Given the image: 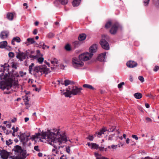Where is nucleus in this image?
<instances>
[{"mask_svg": "<svg viewBox=\"0 0 159 159\" xmlns=\"http://www.w3.org/2000/svg\"><path fill=\"white\" fill-rule=\"evenodd\" d=\"M68 0H56L54 2L55 5L57 7H59L60 4L63 5H65L67 4Z\"/></svg>", "mask_w": 159, "mask_h": 159, "instance_id": "9b49d317", "label": "nucleus"}, {"mask_svg": "<svg viewBox=\"0 0 159 159\" xmlns=\"http://www.w3.org/2000/svg\"><path fill=\"white\" fill-rule=\"evenodd\" d=\"M11 125L10 123L6 125V126L9 128H11Z\"/></svg>", "mask_w": 159, "mask_h": 159, "instance_id": "4d7b16f0", "label": "nucleus"}, {"mask_svg": "<svg viewBox=\"0 0 159 159\" xmlns=\"http://www.w3.org/2000/svg\"><path fill=\"white\" fill-rule=\"evenodd\" d=\"M9 67V65L6 64L1 66L0 70V72L2 73L0 75V89L3 90H7V91L4 92L6 94L10 93L13 81V79L10 76Z\"/></svg>", "mask_w": 159, "mask_h": 159, "instance_id": "f03ea898", "label": "nucleus"}, {"mask_svg": "<svg viewBox=\"0 0 159 159\" xmlns=\"http://www.w3.org/2000/svg\"><path fill=\"white\" fill-rule=\"evenodd\" d=\"M70 81L68 80H66L64 81V85L66 86H67L70 84Z\"/></svg>", "mask_w": 159, "mask_h": 159, "instance_id": "e433bc0d", "label": "nucleus"}, {"mask_svg": "<svg viewBox=\"0 0 159 159\" xmlns=\"http://www.w3.org/2000/svg\"><path fill=\"white\" fill-rule=\"evenodd\" d=\"M153 2L157 7H159V0H153Z\"/></svg>", "mask_w": 159, "mask_h": 159, "instance_id": "473e14b6", "label": "nucleus"}, {"mask_svg": "<svg viewBox=\"0 0 159 159\" xmlns=\"http://www.w3.org/2000/svg\"><path fill=\"white\" fill-rule=\"evenodd\" d=\"M13 40H14L15 41H16L17 43H19L20 41V39L18 37H16L13 38Z\"/></svg>", "mask_w": 159, "mask_h": 159, "instance_id": "72a5a7b5", "label": "nucleus"}, {"mask_svg": "<svg viewBox=\"0 0 159 159\" xmlns=\"http://www.w3.org/2000/svg\"><path fill=\"white\" fill-rule=\"evenodd\" d=\"M92 146L91 148L92 149L97 150L99 148V145L94 143H92Z\"/></svg>", "mask_w": 159, "mask_h": 159, "instance_id": "393cba45", "label": "nucleus"}, {"mask_svg": "<svg viewBox=\"0 0 159 159\" xmlns=\"http://www.w3.org/2000/svg\"><path fill=\"white\" fill-rule=\"evenodd\" d=\"M82 90V88H81L73 87L71 91L67 89L64 94L66 97L70 98L71 97V94L74 95L79 94L80 93L81 91Z\"/></svg>", "mask_w": 159, "mask_h": 159, "instance_id": "20e7f679", "label": "nucleus"}, {"mask_svg": "<svg viewBox=\"0 0 159 159\" xmlns=\"http://www.w3.org/2000/svg\"><path fill=\"white\" fill-rule=\"evenodd\" d=\"M57 81L58 82V84H59L61 83V84L63 85L64 84V83L63 81H60V80H57Z\"/></svg>", "mask_w": 159, "mask_h": 159, "instance_id": "13d9d810", "label": "nucleus"}, {"mask_svg": "<svg viewBox=\"0 0 159 159\" xmlns=\"http://www.w3.org/2000/svg\"><path fill=\"white\" fill-rule=\"evenodd\" d=\"M86 139L92 141L93 140L94 137L93 135L89 134L88 135L87 137L86 138Z\"/></svg>", "mask_w": 159, "mask_h": 159, "instance_id": "c756f323", "label": "nucleus"}, {"mask_svg": "<svg viewBox=\"0 0 159 159\" xmlns=\"http://www.w3.org/2000/svg\"><path fill=\"white\" fill-rule=\"evenodd\" d=\"M39 44L40 48H42L43 49H45L46 48H48L49 47V46H47L45 45L44 43L43 42H41Z\"/></svg>", "mask_w": 159, "mask_h": 159, "instance_id": "bb28decb", "label": "nucleus"}, {"mask_svg": "<svg viewBox=\"0 0 159 159\" xmlns=\"http://www.w3.org/2000/svg\"><path fill=\"white\" fill-rule=\"evenodd\" d=\"M36 59H37L38 62L40 63H41L43 62L44 60V58L42 57H39L38 58L37 57Z\"/></svg>", "mask_w": 159, "mask_h": 159, "instance_id": "f704fd0d", "label": "nucleus"}, {"mask_svg": "<svg viewBox=\"0 0 159 159\" xmlns=\"http://www.w3.org/2000/svg\"><path fill=\"white\" fill-rule=\"evenodd\" d=\"M8 56L10 57H13L14 56V54L12 52H9L8 53Z\"/></svg>", "mask_w": 159, "mask_h": 159, "instance_id": "a18cd8bd", "label": "nucleus"}, {"mask_svg": "<svg viewBox=\"0 0 159 159\" xmlns=\"http://www.w3.org/2000/svg\"><path fill=\"white\" fill-rule=\"evenodd\" d=\"M109 37L107 35H102L100 43L102 47L104 49L109 50L110 47L107 41L109 40Z\"/></svg>", "mask_w": 159, "mask_h": 159, "instance_id": "39448f33", "label": "nucleus"}, {"mask_svg": "<svg viewBox=\"0 0 159 159\" xmlns=\"http://www.w3.org/2000/svg\"><path fill=\"white\" fill-rule=\"evenodd\" d=\"M111 25V22L110 21H109L106 23L105 25V27L107 29L108 28L110 27Z\"/></svg>", "mask_w": 159, "mask_h": 159, "instance_id": "2f4dec72", "label": "nucleus"}, {"mask_svg": "<svg viewBox=\"0 0 159 159\" xmlns=\"http://www.w3.org/2000/svg\"><path fill=\"white\" fill-rule=\"evenodd\" d=\"M146 120L148 122H151L152 121L151 119L148 117L146 118Z\"/></svg>", "mask_w": 159, "mask_h": 159, "instance_id": "5fc2aeb1", "label": "nucleus"}, {"mask_svg": "<svg viewBox=\"0 0 159 159\" xmlns=\"http://www.w3.org/2000/svg\"><path fill=\"white\" fill-rule=\"evenodd\" d=\"M138 79L141 82H143L144 81V79L142 76H139L138 77Z\"/></svg>", "mask_w": 159, "mask_h": 159, "instance_id": "a19ab883", "label": "nucleus"}, {"mask_svg": "<svg viewBox=\"0 0 159 159\" xmlns=\"http://www.w3.org/2000/svg\"><path fill=\"white\" fill-rule=\"evenodd\" d=\"M121 27V25L118 23L116 22L112 25L110 32L111 34H114L116 33L118 28Z\"/></svg>", "mask_w": 159, "mask_h": 159, "instance_id": "9d476101", "label": "nucleus"}, {"mask_svg": "<svg viewBox=\"0 0 159 159\" xmlns=\"http://www.w3.org/2000/svg\"><path fill=\"white\" fill-rule=\"evenodd\" d=\"M30 136V133L26 132L21 134L19 137V139L21 142H27L30 139L29 138Z\"/></svg>", "mask_w": 159, "mask_h": 159, "instance_id": "1a4fd4ad", "label": "nucleus"}, {"mask_svg": "<svg viewBox=\"0 0 159 159\" xmlns=\"http://www.w3.org/2000/svg\"><path fill=\"white\" fill-rule=\"evenodd\" d=\"M66 152L68 153H70V147L69 146H68L67 147H66Z\"/></svg>", "mask_w": 159, "mask_h": 159, "instance_id": "09e8293b", "label": "nucleus"}, {"mask_svg": "<svg viewBox=\"0 0 159 159\" xmlns=\"http://www.w3.org/2000/svg\"><path fill=\"white\" fill-rule=\"evenodd\" d=\"M16 121V118H14L13 119L11 120V121L12 123H15Z\"/></svg>", "mask_w": 159, "mask_h": 159, "instance_id": "bf43d9fd", "label": "nucleus"}, {"mask_svg": "<svg viewBox=\"0 0 159 159\" xmlns=\"http://www.w3.org/2000/svg\"><path fill=\"white\" fill-rule=\"evenodd\" d=\"M106 53L104 52L100 54L97 57V59L98 61L101 62L106 61Z\"/></svg>", "mask_w": 159, "mask_h": 159, "instance_id": "ddd939ff", "label": "nucleus"}, {"mask_svg": "<svg viewBox=\"0 0 159 159\" xmlns=\"http://www.w3.org/2000/svg\"><path fill=\"white\" fill-rule=\"evenodd\" d=\"M72 64L73 67L76 69H80L83 67L84 64L83 62L80 60H79L76 58L74 57L72 58Z\"/></svg>", "mask_w": 159, "mask_h": 159, "instance_id": "0eeeda50", "label": "nucleus"}, {"mask_svg": "<svg viewBox=\"0 0 159 159\" xmlns=\"http://www.w3.org/2000/svg\"><path fill=\"white\" fill-rule=\"evenodd\" d=\"M150 0H143V3L144 6H146L148 5L149 2Z\"/></svg>", "mask_w": 159, "mask_h": 159, "instance_id": "58836bf2", "label": "nucleus"}, {"mask_svg": "<svg viewBox=\"0 0 159 159\" xmlns=\"http://www.w3.org/2000/svg\"><path fill=\"white\" fill-rule=\"evenodd\" d=\"M65 48L67 51H70L71 50L70 45L69 44H66L65 47Z\"/></svg>", "mask_w": 159, "mask_h": 159, "instance_id": "7c9ffc66", "label": "nucleus"}, {"mask_svg": "<svg viewBox=\"0 0 159 159\" xmlns=\"http://www.w3.org/2000/svg\"><path fill=\"white\" fill-rule=\"evenodd\" d=\"M94 154L95 157H96V159H109L107 157L103 156H101V155H100L97 152H95ZM111 159H113L111 158Z\"/></svg>", "mask_w": 159, "mask_h": 159, "instance_id": "aec40b11", "label": "nucleus"}, {"mask_svg": "<svg viewBox=\"0 0 159 159\" xmlns=\"http://www.w3.org/2000/svg\"><path fill=\"white\" fill-rule=\"evenodd\" d=\"M25 104L26 105H28L29 104L28 98L27 97H25L24 99Z\"/></svg>", "mask_w": 159, "mask_h": 159, "instance_id": "4c0bfd02", "label": "nucleus"}, {"mask_svg": "<svg viewBox=\"0 0 159 159\" xmlns=\"http://www.w3.org/2000/svg\"><path fill=\"white\" fill-rule=\"evenodd\" d=\"M80 2L81 0H74L72 2V5L74 7H76L80 5Z\"/></svg>", "mask_w": 159, "mask_h": 159, "instance_id": "412c9836", "label": "nucleus"}, {"mask_svg": "<svg viewBox=\"0 0 159 159\" xmlns=\"http://www.w3.org/2000/svg\"><path fill=\"white\" fill-rule=\"evenodd\" d=\"M29 55H30V51L29 50L23 52L18 50V52H16V57L20 61H22L26 57L29 58L28 56Z\"/></svg>", "mask_w": 159, "mask_h": 159, "instance_id": "423d86ee", "label": "nucleus"}, {"mask_svg": "<svg viewBox=\"0 0 159 159\" xmlns=\"http://www.w3.org/2000/svg\"><path fill=\"white\" fill-rule=\"evenodd\" d=\"M11 66L13 68H14L15 69H16L17 68L15 64H13Z\"/></svg>", "mask_w": 159, "mask_h": 159, "instance_id": "0e129e2a", "label": "nucleus"}, {"mask_svg": "<svg viewBox=\"0 0 159 159\" xmlns=\"http://www.w3.org/2000/svg\"><path fill=\"white\" fill-rule=\"evenodd\" d=\"M126 65L129 67L134 68L137 66V63L134 61H129L127 62Z\"/></svg>", "mask_w": 159, "mask_h": 159, "instance_id": "dca6fc26", "label": "nucleus"}, {"mask_svg": "<svg viewBox=\"0 0 159 159\" xmlns=\"http://www.w3.org/2000/svg\"><path fill=\"white\" fill-rule=\"evenodd\" d=\"M60 130L59 129H55L52 130H48L47 132L43 131L41 134H36L33 136V139H34L41 137L46 139L48 141L49 144L53 146L52 152L57 153L59 152L60 148H63L64 147V146H60V145L67 141L66 136L61 134Z\"/></svg>", "mask_w": 159, "mask_h": 159, "instance_id": "f257e3e1", "label": "nucleus"}, {"mask_svg": "<svg viewBox=\"0 0 159 159\" xmlns=\"http://www.w3.org/2000/svg\"><path fill=\"white\" fill-rule=\"evenodd\" d=\"M35 41L34 38H29L27 39L26 42L25 43L27 46L35 43Z\"/></svg>", "mask_w": 159, "mask_h": 159, "instance_id": "6ab92c4d", "label": "nucleus"}, {"mask_svg": "<svg viewBox=\"0 0 159 159\" xmlns=\"http://www.w3.org/2000/svg\"><path fill=\"white\" fill-rule=\"evenodd\" d=\"M107 130V129L106 128H104L101 130L100 131L98 132V135L100 136L102 134H104V133Z\"/></svg>", "mask_w": 159, "mask_h": 159, "instance_id": "c85d7f7f", "label": "nucleus"}, {"mask_svg": "<svg viewBox=\"0 0 159 159\" xmlns=\"http://www.w3.org/2000/svg\"><path fill=\"white\" fill-rule=\"evenodd\" d=\"M72 45L75 48L78 47L80 45V43L79 41H77L74 42L72 43Z\"/></svg>", "mask_w": 159, "mask_h": 159, "instance_id": "b1692460", "label": "nucleus"}, {"mask_svg": "<svg viewBox=\"0 0 159 159\" xmlns=\"http://www.w3.org/2000/svg\"><path fill=\"white\" fill-rule=\"evenodd\" d=\"M93 55V53L88 52H84L79 55V60L81 61H86L91 59Z\"/></svg>", "mask_w": 159, "mask_h": 159, "instance_id": "6e6552de", "label": "nucleus"}, {"mask_svg": "<svg viewBox=\"0 0 159 159\" xmlns=\"http://www.w3.org/2000/svg\"><path fill=\"white\" fill-rule=\"evenodd\" d=\"M134 96L136 98L139 99L142 97V95L140 93H137L134 94Z\"/></svg>", "mask_w": 159, "mask_h": 159, "instance_id": "a878e982", "label": "nucleus"}, {"mask_svg": "<svg viewBox=\"0 0 159 159\" xmlns=\"http://www.w3.org/2000/svg\"><path fill=\"white\" fill-rule=\"evenodd\" d=\"M115 128L114 127H113L109 129L108 131L109 132H112L115 130Z\"/></svg>", "mask_w": 159, "mask_h": 159, "instance_id": "8fccbe9b", "label": "nucleus"}, {"mask_svg": "<svg viewBox=\"0 0 159 159\" xmlns=\"http://www.w3.org/2000/svg\"><path fill=\"white\" fill-rule=\"evenodd\" d=\"M34 66V64L32 63L29 66V73L31 74H33L36 78L40 76L43 74H48L50 71L49 69L47 68L45 65L35 66L33 70L32 68Z\"/></svg>", "mask_w": 159, "mask_h": 159, "instance_id": "7ed1b4c3", "label": "nucleus"}, {"mask_svg": "<svg viewBox=\"0 0 159 159\" xmlns=\"http://www.w3.org/2000/svg\"><path fill=\"white\" fill-rule=\"evenodd\" d=\"M86 37V35L85 34H82L79 35L78 39L80 41H83L85 39Z\"/></svg>", "mask_w": 159, "mask_h": 159, "instance_id": "4be33fe9", "label": "nucleus"}, {"mask_svg": "<svg viewBox=\"0 0 159 159\" xmlns=\"http://www.w3.org/2000/svg\"><path fill=\"white\" fill-rule=\"evenodd\" d=\"M129 138H127L126 139V143L127 144H128L129 143Z\"/></svg>", "mask_w": 159, "mask_h": 159, "instance_id": "774afa93", "label": "nucleus"}, {"mask_svg": "<svg viewBox=\"0 0 159 159\" xmlns=\"http://www.w3.org/2000/svg\"><path fill=\"white\" fill-rule=\"evenodd\" d=\"M132 137L133 138L135 139L136 140L138 139V138L136 135H133Z\"/></svg>", "mask_w": 159, "mask_h": 159, "instance_id": "864d4df0", "label": "nucleus"}, {"mask_svg": "<svg viewBox=\"0 0 159 159\" xmlns=\"http://www.w3.org/2000/svg\"><path fill=\"white\" fill-rule=\"evenodd\" d=\"M14 17L13 14L12 13H10L7 14V18L10 20H12Z\"/></svg>", "mask_w": 159, "mask_h": 159, "instance_id": "cd10ccee", "label": "nucleus"}, {"mask_svg": "<svg viewBox=\"0 0 159 159\" xmlns=\"http://www.w3.org/2000/svg\"><path fill=\"white\" fill-rule=\"evenodd\" d=\"M118 147V145H112L111 146V148L113 149H116L117 147Z\"/></svg>", "mask_w": 159, "mask_h": 159, "instance_id": "3c124183", "label": "nucleus"}, {"mask_svg": "<svg viewBox=\"0 0 159 159\" xmlns=\"http://www.w3.org/2000/svg\"><path fill=\"white\" fill-rule=\"evenodd\" d=\"M159 69V66H156L154 68L153 70L155 72H157L158 71Z\"/></svg>", "mask_w": 159, "mask_h": 159, "instance_id": "de8ad7c7", "label": "nucleus"}, {"mask_svg": "<svg viewBox=\"0 0 159 159\" xmlns=\"http://www.w3.org/2000/svg\"><path fill=\"white\" fill-rule=\"evenodd\" d=\"M129 80L131 82H132L133 80V79L132 76L131 75H130L129 77Z\"/></svg>", "mask_w": 159, "mask_h": 159, "instance_id": "680f3d73", "label": "nucleus"}, {"mask_svg": "<svg viewBox=\"0 0 159 159\" xmlns=\"http://www.w3.org/2000/svg\"><path fill=\"white\" fill-rule=\"evenodd\" d=\"M51 63L52 64L54 65H55L56 64H57V61L56 60H55L54 61H51Z\"/></svg>", "mask_w": 159, "mask_h": 159, "instance_id": "603ef678", "label": "nucleus"}, {"mask_svg": "<svg viewBox=\"0 0 159 159\" xmlns=\"http://www.w3.org/2000/svg\"><path fill=\"white\" fill-rule=\"evenodd\" d=\"M98 46L96 44H93L89 48V52L90 53H93L97 52Z\"/></svg>", "mask_w": 159, "mask_h": 159, "instance_id": "f3484780", "label": "nucleus"}, {"mask_svg": "<svg viewBox=\"0 0 159 159\" xmlns=\"http://www.w3.org/2000/svg\"><path fill=\"white\" fill-rule=\"evenodd\" d=\"M37 33V30L36 29H35L33 32V34H36Z\"/></svg>", "mask_w": 159, "mask_h": 159, "instance_id": "052dcab7", "label": "nucleus"}, {"mask_svg": "<svg viewBox=\"0 0 159 159\" xmlns=\"http://www.w3.org/2000/svg\"><path fill=\"white\" fill-rule=\"evenodd\" d=\"M115 134H113L110 135L109 136L108 138V140H112L113 138L115 136Z\"/></svg>", "mask_w": 159, "mask_h": 159, "instance_id": "ea45409f", "label": "nucleus"}, {"mask_svg": "<svg viewBox=\"0 0 159 159\" xmlns=\"http://www.w3.org/2000/svg\"><path fill=\"white\" fill-rule=\"evenodd\" d=\"M98 149H99V150L100 151H103L104 150V147H99V148Z\"/></svg>", "mask_w": 159, "mask_h": 159, "instance_id": "6e6d98bb", "label": "nucleus"}, {"mask_svg": "<svg viewBox=\"0 0 159 159\" xmlns=\"http://www.w3.org/2000/svg\"><path fill=\"white\" fill-rule=\"evenodd\" d=\"M34 149L37 152L40 151V150L39 148V147L38 146H35L34 147Z\"/></svg>", "mask_w": 159, "mask_h": 159, "instance_id": "49530a36", "label": "nucleus"}, {"mask_svg": "<svg viewBox=\"0 0 159 159\" xmlns=\"http://www.w3.org/2000/svg\"><path fill=\"white\" fill-rule=\"evenodd\" d=\"M60 159H66V156L63 155L60 157Z\"/></svg>", "mask_w": 159, "mask_h": 159, "instance_id": "e2e57ef3", "label": "nucleus"}, {"mask_svg": "<svg viewBox=\"0 0 159 159\" xmlns=\"http://www.w3.org/2000/svg\"><path fill=\"white\" fill-rule=\"evenodd\" d=\"M38 155L39 157H41L42 156L43 154L41 152H39Z\"/></svg>", "mask_w": 159, "mask_h": 159, "instance_id": "338daca9", "label": "nucleus"}, {"mask_svg": "<svg viewBox=\"0 0 159 159\" xmlns=\"http://www.w3.org/2000/svg\"><path fill=\"white\" fill-rule=\"evenodd\" d=\"M15 152L21 153L23 152V150L21 147L19 145H16L15 146L13 149Z\"/></svg>", "mask_w": 159, "mask_h": 159, "instance_id": "a211bd4d", "label": "nucleus"}, {"mask_svg": "<svg viewBox=\"0 0 159 159\" xmlns=\"http://www.w3.org/2000/svg\"><path fill=\"white\" fill-rule=\"evenodd\" d=\"M9 32L8 31H3L1 32L0 38L3 39L7 38L9 35Z\"/></svg>", "mask_w": 159, "mask_h": 159, "instance_id": "2eb2a0df", "label": "nucleus"}, {"mask_svg": "<svg viewBox=\"0 0 159 159\" xmlns=\"http://www.w3.org/2000/svg\"><path fill=\"white\" fill-rule=\"evenodd\" d=\"M20 76L21 77H22L24 76V73L22 71H20Z\"/></svg>", "mask_w": 159, "mask_h": 159, "instance_id": "69168bd1", "label": "nucleus"}, {"mask_svg": "<svg viewBox=\"0 0 159 159\" xmlns=\"http://www.w3.org/2000/svg\"><path fill=\"white\" fill-rule=\"evenodd\" d=\"M29 58H33L34 59H35L37 58V56H34L32 55H29Z\"/></svg>", "mask_w": 159, "mask_h": 159, "instance_id": "c03bdc74", "label": "nucleus"}, {"mask_svg": "<svg viewBox=\"0 0 159 159\" xmlns=\"http://www.w3.org/2000/svg\"><path fill=\"white\" fill-rule=\"evenodd\" d=\"M1 158L2 159H6L8 158L10 154L9 152L4 150H2L0 153Z\"/></svg>", "mask_w": 159, "mask_h": 159, "instance_id": "f8f14e48", "label": "nucleus"}, {"mask_svg": "<svg viewBox=\"0 0 159 159\" xmlns=\"http://www.w3.org/2000/svg\"><path fill=\"white\" fill-rule=\"evenodd\" d=\"M47 36H48V38H51L53 37L54 36V34H53V33L50 32V33H49L48 34Z\"/></svg>", "mask_w": 159, "mask_h": 159, "instance_id": "79ce46f5", "label": "nucleus"}, {"mask_svg": "<svg viewBox=\"0 0 159 159\" xmlns=\"http://www.w3.org/2000/svg\"><path fill=\"white\" fill-rule=\"evenodd\" d=\"M7 43L6 41H2L0 42V48H5L7 46L6 49L8 50H10L11 48L10 46H7Z\"/></svg>", "mask_w": 159, "mask_h": 159, "instance_id": "4468645a", "label": "nucleus"}, {"mask_svg": "<svg viewBox=\"0 0 159 159\" xmlns=\"http://www.w3.org/2000/svg\"><path fill=\"white\" fill-rule=\"evenodd\" d=\"M83 86L84 88H86L90 89H92L93 90H94L95 89L93 87L92 85L89 84H85L83 85Z\"/></svg>", "mask_w": 159, "mask_h": 159, "instance_id": "5701e85b", "label": "nucleus"}, {"mask_svg": "<svg viewBox=\"0 0 159 159\" xmlns=\"http://www.w3.org/2000/svg\"><path fill=\"white\" fill-rule=\"evenodd\" d=\"M124 84V82H122L118 85V87L119 88H122L123 85Z\"/></svg>", "mask_w": 159, "mask_h": 159, "instance_id": "37998d69", "label": "nucleus"}, {"mask_svg": "<svg viewBox=\"0 0 159 159\" xmlns=\"http://www.w3.org/2000/svg\"><path fill=\"white\" fill-rule=\"evenodd\" d=\"M12 143V141L11 139H9L8 140L6 141V144L7 145H9Z\"/></svg>", "mask_w": 159, "mask_h": 159, "instance_id": "c9c22d12", "label": "nucleus"}]
</instances>
